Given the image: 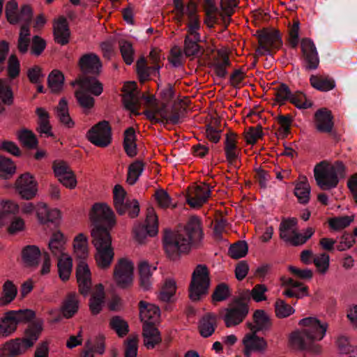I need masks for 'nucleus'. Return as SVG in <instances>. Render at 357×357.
<instances>
[{
	"label": "nucleus",
	"mask_w": 357,
	"mask_h": 357,
	"mask_svg": "<svg viewBox=\"0 0 357 357\" xmlns=\"http://www.w3.org/2000/svg\"><path fill=\"white\" fill-rule=\"evenodd\" d=\"M299 329L289 335V342L295 349L305 350L314 355L320 354L322 347L317 342L322 340L326 335L328 324L316 317H308L298 321Z\"/></svg>",
	"instance_id": "1"
},
{
	"label": "nucleus",
	"mask_w": 357,
	"mask_h": 357,
	"mask_svg": "<svg viewBox=\"0 0 357 357\" xmlns=\"http://www.w3.org/2000/svg\"><path fill=\"white\" fill-rule=\"evenodd\" d=\"M203 237L200 220L191 217L184 229L175 232H166L164 236V248L168 257L174 260L181 254L188 252L197 245Z\"/></svg>",
	"instance_id": "2"
},
{
	"label": "nucleus",
	"mask_w": 357,
	"mask_h": 357,
	"mask_svg": "<svg viewBox=\"0 0 357 357\" xmlns=\"http://www.w3.org/2000/svg\"><path fill=\"white\" fill-rule=\"evenodd\" d=\"M41 324H34L26 330L25 336L10 340L0 346V357H18L24 355L39 338Z\"/></svg>",
	"instance_id": "3"
},
{
	"label": "nucleus",
	"mask_w": 357,
	"mask_h": 357,
	"mask_svg": "<svg viewBox=\"0 0 357 357\" xmlns=\"http://www.w3.org/2000/svg\"><path fill=\"white\" fill-rule=\"evenodd\" d=\"M346 176V167L342 162L328 163L323 161L314 168V176L317 185L324 190L335 188L340 178Z\"/></svg>",
	"instance_id": "4"
},
{
	"label": "nucleus",
	"mask_w": 357,
	"mask_h": 357,
	"mask_svg": "<svg viewBox=\"0 0 357 357\" xmlns=\"http://www.w3.org/2000/svg\"><path fill=\"white\" fill-rule=\"evenodd\" d=\"M91 235L92 243L96 249L95 258L98 266L101 268H108L114 255L109 231L98 227L91 230Z\"/></svg>",
	"instance_id": "5"
},
{
	"label": "nucleus",
	"mask_w": 357,
	"mask_h": 357,
	"mask_svg": "<svg viewBox=\"0 0 357 357\" xmlns=\"http://www.w3.org/2000/svg\"><path fill=\"white\" fill-rule=\"evenodd\" d=\"M298 220L289 218L282 220L280 225V236L281 239L294 246L304 244L314 233L312 227L307 228L304 234H301L298 228Z\"/></svg>",
	"instance_id": "6"
},
{
	"label": "nucleus",
	"mask_w": 357,
	"mask_h": 357,
	"mask_svg": "<svg viewBox=\"0 0 357 357\" xmlns=\"http://www.w3.org/2000/svg\"><path fill=\"white\" fill-rule=\"evenodd\" d=\"M211 284L210 273L204 264H198L194 269L189 285V297L199 301L208 293Z\"/></svg>",
	"instance_id": "7"
},
{
	"label": "nucleus",
	"mask_w": 357,
	"mask_h": 357,
	"mask_svg": "<svg viewBox=\"0 0 357 357\" xmlns=\"http://www.w3.org/2000/svg\"><path fill=\"white\" fill-rule=\"evenodd\" d=\"M80 88L75 93V96L79 105L85 110L91 109L94 105V98L86 91L95 96H99L103 91L102 84L95 77H83L77 80Z\"/></svg>",
	"instance_id": "8"
},
{
	"label": "nucleus",
	"mask_w": 357,
	"mask_h": 357,
	"mask_svg": "<svg viewBox=\"0 0 357 357\" xmlns=\"http://www.w3.org/2000/svg\"><path fill=\"white\" fill-rule=\"evenodd\" d=\"M35 312L31 310H10L0 319V339L10 336L17 329V324L33 319Z\"/></svg>",
	"instance_id": "9"
},
{
	"label": "nucleus",
	"mask_w": 357,
	"mask_h": 357,
	"mask_svg": "<svg viewBox=\"0 0 357 357\" xmlns=\"http://www.w3.org/2000/svg\"><path fill=\"white\" fill-rule=\"evenodd\" d=\"M89 218L95 224L94 228L100 227L104 229H111L116 225L115 214L106 203L94 204L89 212Z\"/></svg>",
	"instance_id": "10"
},
{
	"label": "nucleus",
	"mask_w": 357,
	"mask_h": 357,
	"mask_svg": "<svg viewBox=\"0 0 357 357\" xmlns=\"http://www.w3.org/2000/svg\"><path fill=\"white\" fill-rule=\"evenodd\" d=\"M113 279L121 289L130 287L134 280V264L132 261L126 258L119 259L114 267Z\"/></svg>",
	"instance_id": "11"
},
{
	"label": "nucleus",
	"mask_w": 357,
	"mask_h": 357,
	"mask_svg": "<svg viewBox=\"0 0 357 357\" xmlns=\"http://www.w3.org/2000/svg\"><path fill=\"white\" fill-rule=\"evenodd\" d=\"M248 311V306L243 298L234 299L225 310L223 320L225 326L230 328L238 325L246 317Z\"/></svg>",
	"instance_id": "12"
},
{
	"label": "nucleus",
	"mask_w": 357,
	"mask_h": 357,
	"mask_svg": "<svg viewBox=\"0 0 357 357\" xmlns=\"http://www.w3.org/2000/svg\"><path fill=\"white\" fill-rule=\"evenodd\" d=\"M87 138L97 146H108L112 142V129L109 122L102 121L96 124L88 131Z\"/></svg>",
	"instance_id": "13"
},
{
	"label": "nucleus",
	"mask_w": 357,
	"mask_h": 357,
	"mask_svg": "<svg viewBox=\"0 0 357 357\" xmlns=\"http://www.w3.org/2000/svg\"><path fill=\"white\" fill-rule=\"evenodd\" d=\"M158 217L154 210L153 208H150L147 211L145 225H139L135 227V238L139 243H143L148 236H154L158 234Z\"/></svg>",
	"instance_id": "14"
},
{
	"label": "nucleus",
	"mask_w": 357,
	"mask_h": 357,
	"mask_svg": "<svg viewBox=\"0 0 357 357\" xmlns=\"http://www.w3.org/2000/svg\"><path fill=\"white\" fill-rule=\"evenodd\" d=\"M15 189L24 199H31L37 194L38 182L29 172L20 175L15 181Z\"/></svg>",
	"instance_id": "15"
},
{
	"label": "nucleus",
	"mask_w": 357,
	"mask_h": 357,
	"mask_svg": "<svg viewBox=\"0 0 357 357\" xmlns=\"http://www.w3.org/2000/svg\"><path fill=\"white\" fill-rule=\"evenodd\" d=\"M53 171L58 181L66 188L74 189L77 186V178L68 165L64 161H55L52 165Z\"/></svg>",
	"instance_id": "16"
},
{
	"label": "nucleus",
	"mask_w": 357,
	"mask_h": 357,
	"mask_svg": "<svg viewBox=\"0 0 357 357\" xmlns=\"http://www.w3.org/2000/svg\"><path fill=\"white\" fill-rule=\"evenodd\" d=\"M259 47L256 50L257 56L270 54L272 49H278L282 40L277 31L264 32L259 36Z\"/></svg>",
	"instance_id": "17"
},
{
	"label": "nucleus",
	"mask_w": 357,
	"mask_h": 357,
	"mask_svg": "<svg viewBox=\"0 0 357 357\" xmlns=\"http://www.w3.org/2000/svg\"><path fill=\"white\" fill-rule=\"evenodd\" d=\"M211 189L208 185L203 183L189 188L187 202L192 208L202 206L208 199Z\"/></svg>",
	"instance_id": "18"
},
{
	"label": "nucleus",
	"mask_w": 357,
	"mask_h": 357,
	"mask_svg": "<svg viewBox=\"0 0 357 357\" xmlns=\"http://www.w3.org/2000/svg\"><path fill=\"white\" fill-rule=\"evenodd\" d=\"M301 50L304 58L305 68L307 70H315L319 64V59L317 48L310 38H303L301 43Z\"/></svg>",
	"instance_id": "19"
},
{
	"label": "nucleus",
	"mask_w": 357,
	"mask_h": 357,
	"mask_svg": "<svg viewBox=\"0 0 357 357\" xmlns=\"http://www.w3.org/2000/svg\"><path fill=\"white\" fill-rule=\"evenodd\" d=\"M79 67L85 75H98L102 68L100 58L93 53L84 54L79 59Z\"/></svg>",
	"instance_id": "20"
},
{
	"label": "nucleus",
	"mask_w": 357,
	"mask_h": 357,
	"mask_svg": "<svg viewBox=\"0 0 357 357\" xmlns=\"http://www.w3.org/2000/svg\"><path fill=\"white\" fill-rule=\"evenodd\" d=\"M256 333L251 331L243 337L244 354L247 356H249L252 351L263 352L267 348V342L265 339L257 335Z\"/></svg>",
	"instance_id": "21"
},
{
	"label": "nucleus",
	"mask_w": 357,
	"mask_h": 357,
	"mask_svg": "<svg viewBox=\"0 0 357 357\" xmlns=\"http://www.w3.org/2000/svg\"><path fill=\"white\" fill-rule=\"evenodd\" d=\"M76 277L80 293L84 296L88 295L91 288V278L90 270L85 261H81L78 264Z\"/></svg>",
	"instance_id": "22"
},
{
	"label": "nucleus",
	"mask_w": 357,
	"mask_h": 357,
	"mask_svg": "<svg viewBox=\"0 0 357 357\" xmlns=\"http://www.w3.org/2000/svg\"><path fill=\"white\" fill-rule=\"evenodd\" d=\"M331 112L326 109L317 110L314 114V127L319 132L331 133L333 128Z\"/></svg>",
	"instance_id": "23"
},
{
	"label": "nucleus",
	"mask_w": 357,
	"mask_h": 357,
	"mask_svg": "<svg viewBox=\"0 0 357 357\" xmlns=\"http://www.w3.org/2000/svg\"><path fill=\"white\" fill-rule=\"evenodd\" d=\"M139 306L140 319L144 324H154L158 321L160 315L158 307L143 301L139 302Z\"/></svg>",
	"instance_id": "24"
},
{
	"label": "nucleus",
	"mask_w": 357,
	"mask_h": 357,
	"mask_svg": "<svg viewBox=\"0 0 357 357\" xmlns=\"http://www.w3.org/2000/svg\"><path fill=\"white\" fill-rule=\"evenodd\" d=\"M67 238L60 231H56L52 234L49 241V248L52 254L59 258L68 255L66 252Z\"/></svg>",
	"instance_id": "25"
},
{
	"label": "nucleus",
	"mask_w": 357,
	"mask_h": 357,
	"mask_svg": "<svg viewBox=\"0 0 357 357\" xmlns=\"http://www.w3.org/2000/svg\"><path fill=\"white\" fill-rule=\"evenodd\" d=\"M53 31L56 43L61 45H65L68 43L70 31L68 22L64 17H59L54 21Z\"/></svg>",
	"instance_id": "26"
},
{
	"label": "nucleus",
	"mask_w": 357,
	"mask_h": 357,
	"mask_svg": "<svg viewBox=\"0 0 357 357\" xmlns=\"http://www.w3.org/2000/svg\"><path fill=\"white\" fill-rule=\"evenodd\" d=\"M36 216L40 224H46L49 222H54L61 218L60 211L56 208L49 209L44 203H38L36 205Z\"/></svg>",
	"instance_id": "27"
},
{
	"label": "nucleus",
	"mask_w": 357,
	"mask_h": 357,
	"mask_svg": "<svg viewBox=\"0 0 357 357\" xmlns=\"http://www.w3.org/2000/svg\"><path fill=\"white\" fill-rule=\"evenodd\" d=\"M105 288L102 284L96 285L89 301V308L93 314H98L105 303Z\"/></svg>",
	"instance_id": "28"
},
{
	"label": "nucleus",
	"mask_w": 357,
	"mask_h": 357,
	"mask_svg": "<svg viewBox=\"0 0 357 357\" xmlns=\"http://www.w3.org/2000/svg\"><path fill=\"white\" fill-rule=\"evenodd\" d=\"M311 188L307 178L301 176L295 184L294 195L300 204H306L309 202Z\"/></svg>",
	"instance_id": "29"
},
{
	"label": "nucleus",
	"mask_w": 357,
	"mask_h": 357,
	"mask_svg": "<svg viewBox=\"0 0 357 357\" xmlns=\"http://www.w3.org/2000/svg\"><path fill=\"white\" fill-rule=\"evenodd\" d=\"M143 337L144 346L149 349H153L162 340L160 333L154 324H144Z\"/></svg>",
	"instance_id": "30"
},
{
	"label": "nucleus",
	"mask_w": 357,
	"mask_h": 357,
	"mask_svg": "<svg viewBox=\"0 0 357 357\" xmlns=\"http://www.w3.org/2000/svg\"><path fill=\"white\" fill-rule=\"evenodd\" d=\"M218 325L217 316L212 313L206 314L199 321V331L204 337L211 336Z\"/></svg>",
	"instance_id": "31"
},
{
	"label": "nucleus",
	"mask_w": 357,
	"mask_h": 357,
	"mask_svg": "<svg viewBox=\"0 0 357 357\" xmlns=\"http://www.w3.org/2000/svg\"><path fill=\"white\" fill-rule=\"evenodd\" d=\"M126 192L120 185H116L113 190L114 206L119 215L126 213L130 200H126Z\"/></svg>",
	"instance_id": "32"
},
{
	"label": "nucleus",
	"mask_w": 357,
	"mask_h": 357,
	"mask_svg": "<svg viewBox=\"0 0 357 357\" xmlns=\"http://www.w3.org/2000/svg\"><path fill=\"white\" fill-rule=\"evenodd\" d=\"M255 324H247L251 331L257 332L267 329L271 326V321L268 315L261 310H257L253 314Z\"/></svg>",
	"instance_id": "33"
},
{
	"label": "nucleus",
	"mask_w": 357,
	"mask_h": 357,
	"mask_svg": "<svg viewBox=\"0 0 357 357\" xmlns=\"http://www.w3.org/2000/svg\"><path fill=\"white\" fill-rule=\"evenodd\" d=\"M40 255V250L36 245H26L22 250L23 262L28 266H37Z\"/></svg>",
	"instance_id": "34"
},
{
	"label": "nucleus",
	"mask_w": 357,
	"mask_h": 357,
	"mask_svg": "<svg viewBox=\"0 0 357 357\" xmlns=\"http://www.w3.org/2000/svg\"><path fill=\"white\" fill-rule=\"evenodd\" d=\"M74 253L78 259H85L89 255L88 239L82 233L77 235L73 240Z\"/></svg>",
	"instance_id": "35"
},
{
	"label": "nucleus",
	"mask_w": 357,
	"mask_h": 357,
	"mask_svg": "<svg viewBox=\"0 0 357 357\" xmlns=\"http://www.w3.org/2000/svg\"><path fill=\"white\" fill-rule=\"evenodd\" d=\"M310 82L313 88L321 91H328L335 86V82L332 78L324 75H312Z\"/></svg>",
	"instance_id": "36"
},
{
	"label": "nucleus",
	"mask_w": 357,
	"mask_h": 357,
	"mask_svg": "<svg viewBox=\"0 0 357 357\" xmlns=\"http://www.w3.org/2000/svg\"><path fill=\"white\" fill-rule=\"evenodd\" d=\"M55 110L56 116L62 124L68 128L74 126V122L69 114L68 102L65 98H62L59 100Z\"/></svg>",
	"instance_id": "37"
},
{
	"label": "nucleus",
	"mask_w": 357,
	"mask_h": 357,
	"mask_svg": "<svg viewBox=\"0 0 357 357\" xmlns=\"http://www.w3.org/2000/svg\"><path fill=\"white\" fill-rule=\"evenodd\" d=\"M36 113L38 116V132L47 137L52 136V127L49 121L50 115L48 112L43 107H38Z\"/></svg>",
	"instance_id": "38"
},
{
	"label": "nucleus",
	"mask_w": 357,
	"mask_h": 357,
	"mask_svg": "<svg viewBox=\"0 0 357 357\" xmlns=\"http://www.w3.org/2000/svg\"><path fill=\"white\" fill-rule=\"evenodd\" d=\"M17 294V287L10 280H6L2 287V292L0 296V306H5L10 303Z\"/></svg>",
	"instance_id": "39"
},
{
	"label": "nucleus",
	"mask_w": 357,
	"mask_h": 357,
	"mask_svg": "<svg viewBox=\"0 0 357 357\" xmlns=\"http://www.w3.org/2000/svg\"><path fill=\"white\" fill-rule=\"evenodd\" d=\"M79 302L75 293L69 294L64 300L61 311L63 317L68 319L72 317L78 310Z\"/></svg>",
	"instance_id": "40"
},
{
	"label": "nucleus",
	"mask_w": 357,
	"mask_h": 357,
	"mask_svg": "<svg viewBox=\"0 0 357 357\" xmlns=\"http://www.w3.org/2000/svg\"><path fill=\"white\" fill-rule=\"evenodd\" d=\"M236 143V135L234 133L229 132L226 135L225 151L226 158L230 162H234L238 157Z\"/></svg>",
	"instance_id": "41"
},
{
	"label": "nucleus",
	"mask_w": 357,
	"mask_h": 357,
	"mask_svg": "<svg viewBox=\"0 0 357 357\" xmlns=\"http://www.w3.org/2000/svg\"><path fill=\"white\" fill-rule=\"evenodd\" d=\"M57 267L59 278L63 281L68 280L70 276L73 268V259L71 257L68 255L59 257Z\"/></svg>",
	"instance_id": "42"
},
{
	"label": "nucleus",
	"mask_w": 357,
	"mask_h": 357,
	"mask_svg": "<svg viewBox=\"0 0 357 357\" xmlns=\"http://www.w3.org/2000/svg\"><path fill=\"white\" fill-rule=\"evenodd\" d=\"M136 136L133 128H128L124 132L123 146L126 153L129 157L137 155V146L135 143Z\"/></svg>",
	"instance_id": "43"
},
{
	"label": "nucleus",
	"mask_w": 357,
	"mask_h": 357,
	"mask_svg": "<svg viewBox=\"0 0 357 357\" xmlns=\"http://www.w3.org/2000/svg\"><path fill=\"white\" fill-rule=\"evenodd\" d=\"M176 283L172 278L166 279L160 291L158 298L163 302H170L176 291Z\"/></svg>",
	"instance_id": "44"
},
{
	"label": "nucleus",
	"mask_w": 357,
	"mask_h": 357,
	"mask_svg": "<svg viewBox=\"0 0 357 357\" xmlns=\"http://www.w3.org/2000/svg\"><path fill=\"white\" fill-rule=\"evenodd\" d=\"M64 76L57 70H52L48 76V86L53 93L59 92L63 86Z\"/></svg>",
	"instance_id": "45"
},
{
	"label": "nucleus",
	"mask_w": 357,
	"mask_h": 357,
	"mask_svg": "<svg viewBox=\"0 0 357 357\" xmlns=\"http://www.w3.org/2000/svg\"><path fill=\"white\" fill-rule=\"evenodd\" d=\"M237 0H221L220 6L222 12L220 15L225 26L229 23L231 16L233 14L234 8L237 6Z\"/></svg>",
	"instance_id": "46"
},
{
	"label": "nucleus",
	"mask_w": 357,
	"mask_h": 357,
	"mask_svg": "<svg viewBox=\"0 0 357 357\" xmlns=\"http://www.w3.org/2000/svg\"><path fill=\"white\" fill-rule=\"evenodd\" d=\"M144 170V163L137 160L132 163L128 167L127 176V183L130 185H134Z\"/></svg>",
	"instance_id": "47"
},
{
	"label": "nucleus",
	"mask_w": 357,
	"mask_h": 357,
	"mask_svg": "<svg viewBox=\"0 0 357 357\" xmlns=\"http://www.w3.org/2000/svg\"><path fill=\"white\" fill-rule=\"evenodd\" d=\"M289 102L298 109H307L312 105V101L300 91L292 93Z\"/></svg>",
	"instance_id": "48"
},
{
	"label": "nucleus",
	"mask_w": 357,
	"mask_h": 357,
	"mask_svg": "<svg viewBox=\"0 0 357 357\" xmlns=\"http://www.w3.org/2000/svg\"><path fill=\"white\" fill-rule=\"evenodd\" d=\"M275 100L280 105L284 104L287 101H289L291 97V92L289 86L284 84H280L274 89Z\"/></svg>",
	"instance_id": "49"
},
{
	"label": "nucleus",
	"mask_w": 357,
	"mask_h": 357,
	"mask_svg": "<svg viewBox=\"0 0 357 357\" xmlns=\"http://www.w3.org/2000/svg\"><path fill=\"white\" fill-rule=\"evenodd\" d=\"M30 31L27 25H22L20 29L19 39H18V49L19 51L24 54L28 50L30 43Z\"/></svg>",
	"instance_id": "50"
},
{
	"label": "nucleus",
	"mask_w": 357,
	"mask_h": 357,
	"mask_svg": "<svg viewBox=\"0 0 357 357\" xmlns=\"http://www.w3.org/2000/svg\"><path fill=\"white\" fill-rule=\"evenodd\" d=\"M17 137L24 146L29 148H34L38 144L35 135L31 130H20L17 132Z\"/></svg>",
	"instance_id": "51"
},
{
	"label": "nucleus",
	"mask_w": 357,
	"mask_h": 357,
	"mask_svg": "<svg viewBox=\"0 0 357 357\" xmlns=\"http://www.w3.org/2000/svg\"><path fill=\"white\" fill-rule=\"evenodd\" d=\"M15 172V166L11 160L0 155V177L7 178Z\"/></svg>",
	"instance_id": "52"
},
{
	"label": "nucleus",
	"mask_w": 357,
	"mask_h": 357,
	"mask_svg": "<svg viewBox=\"0 0 357 357\" xmlns=\"http://www.w3.org/2000/svg\"><path fill=\"white\" fill-rule=\"evenodd\" d=\"M110 326L119 337L126 335L129 331L128 323L119 317H114L110 320Z\"/></svg>",
	"instance_id": "53"
},
{
	"label": "nucleus",
	"mask_w": 357,
	"mask_h": 357,
	"mask_svg": "<svg viewBox=\"0 0 357 357\" xmlns=\"http://www.w3.org/2000/svg\"><path fill=\"white\" fill-rule=\"evenodd\" d=\"M275 314L279 318H286L293 314L295 310L283 300L278 299L275 304Z\"/></svg>",
	"instance_id": "54"
},
{
	"label": "nucleus",
	"mask_w": 357,
	"mask_h": 357,
	"mask_svg": "<svg viewBox=\"0 0 357 357\" xmlns=\"http://www.w3.org/2000/svg\"><path fill=\"white\" fill-rule=\"evenodd\" d=\"M120 51L123 61L127 65H130L134 61V50L130 43L122 40L119 43Z\"/></svg>",
	"instance_id": "55"
},
{
	"label": "nucleus",
	"mask_w": 357,
	"mask_h": 357,
	"mask_svg": "<svg viewBox=\"0 0 357 357\" xmlns=\"http://www.w3.org/2000/svg\"><path fill=\"white\" fill-rule=\"evenodd\" d=\"M354 220L351 216L335 217L328 220L330 227L334 230H341L348 227Z\"/></svg>",
	"instance_id": "56"
},
{
	"label": "nucleus",
	"mask_w": 357,
	"mask_h": 357,
	"mask_svg": "<svg viewBox=\"0 0 357 357\" xmlns=\"http://www.w3.org/2000/svg\"><path fill=\"white\" fill-rule=\"evenodd\" d=\"M230 296V290L225 283H220L216 286L212 294L213 302H220L227 300Z\"/></svg>",
	"instance_id": "57"
},
{
	"label": "nucleus",
	"mask_w": 357,
	"mask_h": 357,
	"mask_svg": "<svg viewBox=\"0 0 357 357\" xmlns=\"http://www.w3.org/2000/svg\"><path fill=\"white\" fill-rule=\"evenodd\" d=\"M248 250L247 243L244 241H239L230 246L229 253L231 258L239 259L245 257Z\"/></svg>",
	"instance_id": "58"
},
{
	"label": "nucleus",
	"mask_w": 357,
	"mask_h": 357,
	"mask_svg": "<svg viewBox=\"0 0 357 357\" xmlns=\"http://www.w3.org/2000/svg\"><path fill=\"white\" fill-rule=\"evenodd\" d=\"M201 40L193 39L192 37L187 36L184 43V52L186 56H195L199 52V45L198 43Z\"/></svg>",
	"instance_id": "59"
},
{
	"label": "nucleus",
	"mask_w": 357,
	"mask_h": 357,
	"mask_svg": "<svg viewBox=\"0 0 357 357\" xmlns=\"http://www.w3.org/2000/svg\"><path fill=\"white\" fill-rule=\"evenodd\" d=\"M277 121L280 126L278 128L279 135L282 137L287 136L290 130L292 117L290 115H280L277 117Z\"/></svg>",
	"instance_id": "60"
},
{
	"label": "nucleus",
	"mask_w": 357,
	"mask_h": 357,
	"mask_svg": "<svg viewBox=\"0 0 357 357\" xmlns=\"http://www.w3.org/2000/svg\"><path fill=\"white\" fill-rule=\"evenodd\" d=\"M0 100L6 105H11L13 100V92L6 81L0 79Z\"/></svg>",
	"instance_id": "61"
},
{
	"label": "nucleus",
	"mask_w": 357,
	"mask_h": 357,
	"mask_svg": "<svg viewBox=\"0 0 357 357\" xmlns=\"http://www.w3.org/2000/svg\"><path fill=\"white\" fill-rule=\"evenodd\" d=\"M330 257L329 255L326 253H322L317 255L313 259V262L316 266L319 272L324 274L327 272L329 268Z\"/></svg>",
	"instance_id": "62"
},
{
	"label": "nucleus",
	"mask_w": 357,
	"mask_h": 357,
	"mask_svg": "<svg viewBox=\"0 0 357 357\" xmlns=\"http://www.w3.org/2000/svg\"><path fill=\"white\" fill-rule=\"evenodd\" d=\"M139 92H134V93H124L123 96L125 107L134 112L137 109V106L139 102Z\"/></svg>",
	"instance_id": "63"
},
{
	"label": "nucleus",
	"mask_w": 357,
	"mask_h": 357,
	"mask_svg": "<svg viewBox=\"0 0 357 357\" xmlns=\"http://www.w3.org/2000/svg\"><path fill=\"white\" fill-rule=\"evenodd\" d=\"M338 349L341 354H344L348 357H357V347L350 345L347 340L340 338L337 341Z\"/></svg>",
	"instance_id": "64"
}]
</instances>
